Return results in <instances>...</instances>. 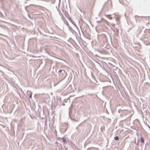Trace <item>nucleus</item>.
<instances>
[{"label":"nucleus","instance_id":"4","mask_svg":"<svg viewBox=\"0 0 150 150\" xmlns=\"http://www.w3.org/2000/svg\"><path fill=\"white\" fill-rule=\"evenodd\" d=\"M62 71V70H60L59 71V72L60 73Z\"/></svg>","mask_w":150,"mask_h":150},{"label":"nucleus","instance_id":"6","mask_svg":"<svg viewBox=\"0 0 150 150\" xmlns=\"http://www.w3.org/2000/svg\"><path fill=\"white\" fill-rule=\"evenodd\" d=\"M66 141V140H65V139H64L63 140V142H65Z\"/></svg>","mask_w":150,"mask_h":150},{"label":"nucleus","instance_id":"8","mask_svg":"<svg viewBox=\"0 0 150 150\" xmlns=\"http://www.w3.org/2000/svg\"><path fill=\"white\" fill-rule=\"evenodd\" d=\"M122 1L123 0H122Z\"/></svg>","mask_w":150,"mask_h":150},{"label":"nucleus","instance_id":"7","mask_svg":"<svg viewBox=\"0 0 150 150\" xmlns=\"http://www.w3.org/2000/svg\"><path fill=\"white\" fill-rule=\"evenodd\" d=\"M63 71L64 72L65 71L64 70H63Z\"/></svg>","mask_w":150,"mask_h":150},{"label":"nucleus","instance_id":"2","mask_svg":"<svg viewBox=\"0 0 150 150\" xmlns=\"http://www.w3.org/2000/svg\"><path fill=\"white\" fill-rule=\"evenodd\" d=\"M140 141H141V142H142L143 143H144V139L142 137H141Z\"/></svg>","mask_w":150,"mask_h":150},{"label":"nucleus","instance_id":"3","mask_svg":"<svg viewBox=\"0 0 150 150\" xmlns=\"http://www.w3.org/2000/svg\"><path fill=\"white\" fill-rule=\"evenodd\" d=\"M114 139L116 140H119V137L118 136H115L114 137Z\"/></svg>","mask_w":150,"mask_h":150},{"label":"nucleus","instance_id":"1","mask_svg":"<svg viewBox=\"0 0 150 150\" xmlns=\"http://www.w3.org/2000/svg\"><path fill=\"white\" fill-rule=\"evenodd\" d=\"M105 16L108 18H109V19H112V17L110 16L109 15H105Z\"/></svg>","mask_w":150,"mask_h":150},{"label":"nucleus","instance_id":"5","mask_svg":"<svg viewBox=\"0 0 150 150\" xmlns=\"http://www.w3.org/2000/svg\"><path fill=\"white\" fill-rule=\"evenodd\" d=\"M31 97H32V95L31 94V95H30V96H29V98H31Z\"/></svg>","mask_w":150,"mask_h":150}]
</instances>
